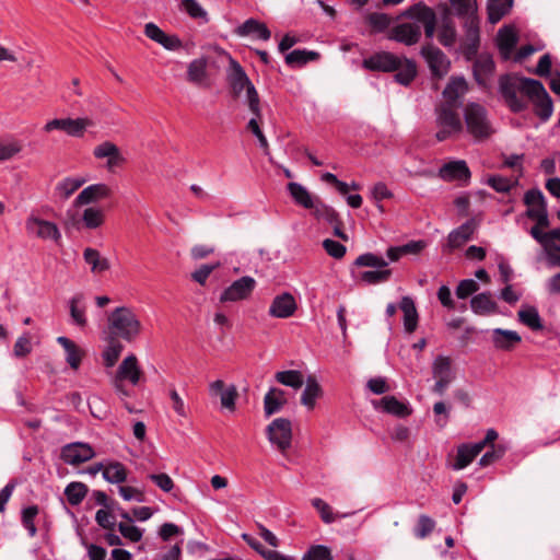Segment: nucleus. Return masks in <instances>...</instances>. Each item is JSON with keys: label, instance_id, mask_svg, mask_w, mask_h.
Returning a JSON list of instances; mask_svg holds the SVG:
<instances>
[{"label": "nucleus", "instance_id": "4468645a", "mask_svg": "<svg viewBox=\"0 0 560 560\" xmlns=\"http://www.w3.org/2000/svg\"><path fill=\"white\" fill-rule=\"evenodd\" d=\"M208 389L210 396L220 397L222 408L235 411L238 393L234 384L225 385L222 380H217L209 384Z\"/></svg>", "mask_w": 560, "mask_h": 560}, {"label": "nucleus", "instance_id": "bb28decb", "mask_svg": "<svg viewBox=\"0 0 560 560\" xmlns=\"http://www.w3.org/2000/svg\"><path fill=\"white\" fill-rule=\"evenodd\" d=\"M57 342L65 350V359L68 365L73 371H78L81 365L82 359L85 355L84 350L81 347H79L73 340L65 336L58 337Z\"/></svg>", "mask_w": 560, "mask_h": 560}, {"label": "nucleus", "instance_id": "f257e3e1", "mask_svg": "<svg viewBox=\"0 0 560 560\" xmlns=\"http://www.w3.org/2000/svg\"><path fill=\"white\" fill-rule=\"evenodd\" d=\"M502 97L514 113H521L528 108L530 102L534 113L541 121H547L553 113L552 100L544 84L535 79L516 74L502 75L499 80Z\"/></svg>", "mask_w": 560, "mask_h": 560}, {"label": "nucleus", "instance_id": "e433bc0d", "mask_svg": "<svg viewBox=\"0 0 560 560\" xmlns=\"http://www.w3.org/2000/svg\"><path fill=\"white\" fill-rule=\"evenodd\" d=\"M494 61L488 55H480L474 63V75L480 85H486L494 71Z\"/></svg>", "mask_w": 560, "mask_h": 560}, {"label": "nucleus", "instance_id": "20e7f679", "mask_svg": "<svg viewBox=\"0 0 560 560\" xmlns=\"http://www.w3.org/2000/svg\"><path fill=\"white\" fill-rule=\"evenodd\" d=\"M112 332L126 341L135 340L141 331V323L133 311L126 306L116 307L108 317Z\"/></svg>", "mask_w": 560, "mask_h": 560}, {"label": "nucleus", "instance_id": "c756f323", "mask_svg": "<svg viewBox=\"0 0 560 560\" xmlns=\"http://www.w3.org/2000/svg\"><path fill=\"white\" fill-rule=\"evenodd\" d=\"M470 308L476 315L488 316L498 313V304L490 292L476 294L470 300Z\"/></svg>", "mask_w": 560, "mask_h": 560}, {"label": "nucleus", "instance_id": "423d86ee", "mask_svg": "<svg viewBox=\"0 0 560 560\" xmlns=\"http://www.w3.org/2000/svg\"><path fill=\"white\" fill-rule=\"evenodd\" d=\"M257 287V281L250 276L234 280L220 294L221 303H236L248 300Z\"/></svg>", "mask_w": 560, "mask_h": 560}, {"label": "nucleus", "instance_id": "9b49d317", "mask_svg": "<svg viewBox=\"0 0 560 560\" xmlns=\"http://www.w3.org/2000/svg\"><path fill=\"white\" fill-rule=\"evenodd\" d=\"M529 234L542 247L549 267H560V245L557 237L550 235V231L542 232L538 226H533Z\"/></svg>", "mask_w": 560, "mask_h": 560}, {"label": "nucleus", "instance_id": "393cba45", "mask_svg": "<svg viewBox=\"0 0 560 560\" xmlns=\"http://www.w3.org/2000/svg\"><path fill=\"white\" fill-rule=\"evenodd\" d=\"M71 324L83 329L88 325L86 302L83 293L72 295L68 301Z\"/></svg>", "mask_w": 560, "mask_h": 560}, {"label": "nucleus", "instance_id": "052dcab7", "mask_svg": "<svg viewBox=\"0 0 560 560\" xmlns=\"http://www.w3.org/2000/svg\"><path fill=\"white\" fill-rule=\"evenodd\" d=\"M354 265L358 267H374V268H385L388 265V261L383 257L377 256L373 253H365L360 255L355 260Z\"/></svg>", "mask_w": 560, "mask_h": 560}, {"label": "nucleus", "instance_id": "aec40b11", "mask_svg": "<svg viewBox=\"0 0 560 560\" xmlns=\"http://www.w3.org/2000/svg\"><path fill=\"white\" fill-rule=\"evenodd\" d=\"M298 308L294 296L289 292H283L273 298L268 314L273 318H289Z\"/></svg>", "mask_w": 560, "mask_h": 560}, {"label": "nucleus", "instance_id": "a18cd8bd", "mask_svg": "<svg viewBox=\"0 0 560 560\" xmlns=\"http://www.w3.org/2000/svg\"><path fill=\"white\" fill-rule=\"evenodd\" d=\"M103 478L109 483H122L127 480V469L120 462H108Z\"/></svg>", "mask_w": 560, "mask_h": 560}, {"label": "nucleus", "instance_id": "3c124183", "mask_svg": "<svg viewBox=\"0 0 560 560\" xmlns=\"http://www.w3.org/2000/svg\"><path fill=\"white\" fill-rule=\"evenodd\" d=\"M319 54L306 49H295L285 56V62L289 66H304L310 61L316 60Z\"/></svg>", "mask_w": 560, "mask_h": 560}, {"label": "nucleus", "instance_id": "a211bd4d", "mask_svg": "<svg viewBox=\"0 0 560 560\" xmlns=\"http://www.w3.org/2000/svg\"><path fill=\"white\" fill-rule=\"evenodd\" d=\"M421 54L433 75L442 78L448 72L451 62L441 49L433 46H424L421 49Z\"/></svg>", "mask_w": 560, "mask_h": 560}, {"label": "nucleus", "instance_id": "f03ea898", "mask_svg": "<svg viewBox=\"0 0 560 560\" xmlns=\"http://www.w3.org/2000/svg\"><path fill=\"white\" fill-rule=\"evenodd\" d=\"M398 19H407L393 26L387 38L405 46L418 44L422 36V28L425 37L432 39L435 34L436 14L432 8L420 1L405 9Z\"/></svg>", "mask_w": 560, "mask_h": 560}, {"label": "nucleus", "instance_id": "5fc2aeb1", "mask_svg": "<svg viewBox=\"0 0 560 560\" xmlns=\"http://www.w3.org/2000/svg\"><path fill=\"white\" fill-rule=\"evenodd\" d=\"M231 85L235 93H241L243 90L247 92L249 86L253 85L242 67L236 62H234Z\"/></svg>", "mask_w": 560, "mask_h": 560}, {"label": "nucleus", "instance_id": "ddd939ff", "mask_svg": "<svg viewBox=\"0 0 560 560\" xmlns=\"http://www.w3.org/2000/svg\"><path fill=\"white\" fill-rule=\"evenodd\" d=\"M95 456V452L92 446L88 443L73 442L65 445L61 448V459L72 466L80 465L92 459Z\"/></svg>", "mask_w": 560, "mask_h": 560}, {"label": "nucleus", "instance_id": "4d7b16f0", "mask_svg": "<svg viewBox=\"0 0 560 560\" xmlns=\"http://www.w3.org/2000/svg\"><path fill=\"white\" fill-rule=\"evenodd\" d=\"M392 276V270L385 268H380L378 270H369L363 271L360 275V279L368 284H377L383 283L389 280Z\"/></svg>", "mask_w": 560, "mask_h": 560}, {"label": "nucleus", "instance_id": "6e6552de", "mask_svg": "<svg viewBox=\"0 0 560 560\" xmlns=\"http://www.w3.org/2000/svg\"><path fill=\"white\" fill-rule=\"evenodd\" d=\"M25 229L28 235L43 241H54L57 243L61 240V233L56 223L33 214L27 217Z\"/></svg>", "mask_w": 560, "mask_h": 560}, {"label": "nucleus", "instance_id": "864d4df0", "mask_svg": "<svg viewBox=\"0 0 560 560\" xmlns=\"http://www.w3.org/2000/svg\"><path fill=\"white\" fill-rule=\"evenodd\" d=\"M124 346L116 339H112L102 353L104 365L113 368L118 361Z\"/></svg>", "mask_w": 560, "mask_h": 560}, {"label": "nucleus", "instance_id": "473e14b6", "mask_svg": "<svg viewBox=\"0 0 560 560\" xmlns=\"http://www.w3.org/2000/svg\"><path fill=\"white\" fill-rule=\"evenodd\" d=\"M399 308L404 313V328L406 332H413L418 326V311L410 296H402Z\"/></svg>", "mask_w": 560, "mask_h": 560}, {"label": "nucleus", "instance_id": "2f4dec72", "mask_svg": "<svg viewBox=\"0 0 560 560\" xmlns=\"http://www.w3.org/2000/svg\"><path fill=\"white\" fill-rule=\"evenodd\" d=\"M476 230L475 220H468L448 234V246L458 248L469 241Z\"/></svg>", "mask_w": 560, "mask_h": 560}, {"label": "nucleus", "instance_id": "412c9836", "mask_svg": "<svg viewBox=\"0 0 560 560\" xmlns=\"http://www.w3.org/2000/svg\"><path fill=\"white\" fill-rule=\"evenodd\" d=\"M113 190L105 183L93 184L85 187L74 199V206H84L112 197Z\"/></svg>", "mask_w": 560, "mask_h": 560}, {"label": "nucleus", "instance_id": "69168bd1", "mask_svg": "<svg viewBox=\"0 0 560 560\" xmlns=\"http://www.w3.org/2000/svg\"><path fill=\"white\" fill-rule=\"evenodd\" d=\"M37 514L38 508L36 505L27 506L22 511V524L26 528L31 537H34L37 532L34 523Z\"/></svg>", "mask_w": 560, "mask_h": 560}, {"label": "nucleus", "instance_id": "7ed1b4c3", "mask_svg": "<svg viewBox=\"0 0 560 560\" xmlns=\"http://www.w3.org/2000/svg\"><path fill=\"white\" fill-rule=\"evenodd\" d=\"M464 119L467 133L477 141L488 139L495 132L488 110L478 103H468L464 107Z\"/></svg>", "mask_w": 560, "mask_h": 560}, {"label": "nucleus", "instance_id": "774afa93", "mask_svg": "<svg viewBox=\"0 0 560 560\" xmlns=\"http://www.w3.org/2000/svg\"><path fill=\"white\" fill-rule=\"evenodd\" d=\"M302 560H332V557L327 547L316 545L310 548V550L303 556Z\"/></svg>", "mask_w": 560, "mask_h": 560}, {"label": "nucleus", "instance_id": "c9c22d12", "mask_svg": "<svg viewBox=\"0 0 560 560\" xmlns=\"http://www.w3.org/2000/svg\"><path fill=\"white\" fill-rule=\"evenodd\" d=\"M83 259L90 266V270L94 275H100L110 268L109 260L103 257L101 253L92 247H86L83 250Z\"/></svg>", "mask_w": 560, "mask_h": 560}, {"label": "nucleus", "instance_id": "13d9d810", "mask_svg": "<svg viewBox=\"0 0 560 560\" xmlns=\"http://www.w3.org/2000/svg\"><path fill=\"white\" fill-rule=\"evenodd\" d=\"M314 215L317 219H324L330 224L338 223V213L329 206L317 200L315 207L312 208Z\"/></svg>", "mask_w": 560, "mask_h": 560}, {"label": "nucleus", "instance_id": "b1692460", "mask_svg": "<svg viewBox=\"0 0 560 560\" xmlns=\"http://www.w3.org/2000/svg\"><path fill=\"white\" fill-rule=\"evenodd\" d=\"M372 405L377 410L399 418L408 417L412 411L408 402L400 401L395 396H384L378 400H373Z\"/></svg>", "mask_w": 560, "mask_h": 560}, {"label": "nucleus", "instance_id": "cd10ccee", "mask_svg": "<svg viewBox=\"0 0 560 560\" xmlns=\"http://www.w3.org/2000/svg\"><path fill=\"white\" fill-rule=\"evenodd\" d=\"M482 452V446L476 443H464L458 445L455 462L452 464L454 470L466 468Z\"/></svg>", "mask_w": 560, "mask_h": 560}, {"label": "nucleus", "instance_id": "0eeeda50", "mask_svg": "<svg viewBox=\"0 0 560 560\" xmlns=\"http://www.w3.org/2000/svg\"><path fill=\"white\" fill-rule=\"evenodd\" d=\"M524 201L527 206L526 215L536 221L540 230L549 226L547 205L542 192L539 189H530L525 194Z\"/></svg>", "mask_w": 560, "mask_h": 560}, {"label": "nucleus", "instance_id": "338daca9", "mask_svg": "<svg viewBox=\"0 0 560 560\" xmlns=\"http://www.w3.org/2000/svg\"><path fill=\"white\" fill-rule=\"evenodd\" d=\"M506 452V448L502 445H492L490 451H487L479 459L480 467H487L497 460L501 459Z\"/></svg>", "mask_w": 560, "mask_h": 560}, {"label": "nucleus", "instance_id": "603ef678", "mask_svg": "<svg viewBox=\"0 0 560 560\" xmlns=\"http://www.w3.org/2000/svg\"><path fill=\"white\" fill-rule=\"evenodd\" d=\"M396 71L395 80L402 85H408L417 74L416 63L412 60L402 58V65Z\"/></svg>", "mask_w": 560, "mask_h": 560}, {"label": "nucleus", "instance_id": "37998d69", "mask_svg": "<svg viewBox=\"0 0 560 560\" xmlns=\"http://www.w3.org/2000/svg\"><path fill=\"white\" fill-rule=\"evenodd\" d=\"M312 505L314 509H316L320 515L322 521L326 524H331L338 518L349 517L354 514V512L343 514L335 513L331 506L320 498H314L312 500Z\"/></svg>", "mask_w": 560, "mask_h": 560}, {"label": "nucleus", "instance_id": "1a4fd4ad", "mask_svg": "<svg viewBox=\"0 0 560 560\" xmlns=\"http://www.w3.org/2000/svg\"><path fill=\"white\" fill-rule=\"evenodd\" d=\"M269 442L275 445L281 453H284L292 441L291 421L285 418L275 419L267 428Z\"/></svg>", "mask_w": 560, "mask_h": 560}, {"label": "nucleus", "instance_id": "39448f33", "mask_svg": "<svg viewBox=\"0 0 560 560\" xmlns=\"http://www.w3.org/2000/svg\"><path fill=\"white\" fill-rule=\"evenodd\" d=\"M458 108L459 106L442 103L436 107V126L439 130L435 136L439 141H444L463 132L464 126L457 113Z\"/></svg>", "mask_w": 560, "mask_h": 560}, {"label": "nucleus", "instance_id": "a878e982", "mask_svg": "<svg viewBox=\"0 0 560 560\" xmlns=\"http://www.w3.org/2000/svg\"><path fill=\"white\" fill-rule=\"evenodd\" d=\"M467 90V82L464 78H452L443 91L444 102L442 104H452L453 106L460 107V98L466 94Z\"/></svg>", "mask_w": 560, "mask_h": 560}, {"label": "nucleus", "instance_id": "dca6fc26", "mask_svg": "<svg viewBox=\"0 0 560 560\" xmlns=\"http://www.w3.org/2000/svg\"><path fill=\"white\" fill-rule=\"evenodd\" d=\"M435 31L438 32V40L442 46L446 48L455 46L457 42V31L450 9L446 8L444 10L439 23L436 22Z\"/></svg>", "mask_w": 560, "mask_h": 560}, {"label": "nucleus", "instance_id": "49530a36", "mask_svg": "<svg viewBox=\"0 0 560 560\" xmlns=\"http://www.w3.org/2000/svg\"><path fill=\"white\" fill-rule=\"evenodd\" d=\"M456 16L465 21L470 18H478L477 0H448Z\"/></svg>", "mask_w": 560, "mask_h": 560}, {"label": "nucleus", "instance_id": "2eb2a0df", "mask_svg": "<svg viewBox=\"0 0 560 560\" xmlns=\"http://www.w3.org/2000/svg\"><path fill=\"white\" fill-rule=\"evenodd\" d=\"M93 155L97 160L106 159V168L112 172L126 163V158L120 149L110 141H104L93 149Z\"/></svg>", "mask_w": 560, "mask_h": 560}, {"label": "nucleus", "instance_id": "9d476101", "mask_svg": "<svg viewBox=\"0 0 560 560\" xmlns=\"http://www.w3.org/2000/svg\"><path fill=\"white\" fill-rule=\"evenodd\" d=\"M432 374L435 378L433 392L443 395L454 380L451 359L445 355H438L432 363Z\"/></svg>", "mask_w": 560, "mask_h": 560}, {"label": "nucleus", "instance_id": "a19ab883", "mask_svg": "<svg viewBox=\"0 0 560 560\" xmlns=\"http://www.w3.org/2000/svg\"><path fill=\"white\" fill-rule=\"evenodd\" d=\"M236 33L240 36L255 34L259 39L262 40H268L271 36V33L266 24L254 19L246 20L242 25L238 26Z\"/></svg>", "mask_w": 560, "mask_h": 560}, {"label": "nucleus", "instance_id": "7c9ffc66", "mask_svg": "<svg viewBox=\"0 0 560 560\" xmlns=\"http://www.w3.org/2000/svg\"><path fill=\"white\" fill-rule=\"evenodd\" d=\"M83 177H66L57 183L54 189V196L65 201L69 199L81 186L85 184Z\"/></svg>", "mask_w": 560, "mask_h": 560}, {"label": "nucleus", "instance_id": "ea45409f", "mask_svg": "<svg viewBox=\"0 0 560 560\" xmlns=\"http://www.w3.org/2000/svg\"><path fill=\"white\" fill-rule=\"evenodd\" d=\"M513 0H488V21L495 24L501 21L512 9Z\"/></svg>", "mask_w": 560, "mask_h": 560}, {"label": "nucleus", "instance_id": "f3484780", "mask_svg": "<svg viewBox=\"0 0 560 560\" xmlns=\"http://www.w3.org/2000/svg\"><path fill=\"white\" fill-rule=\"evenodd\" d=\"M439 176L446 182L468 184L471 173L464 160H453L441 166Z\"/></svg>", "mask_w": 560, "mask_h": 560}, {"label": "nucleus", "instance_id": "8fccbe9b", "mask_svg": "<svg viewBox=\"0 0 560 560\" xmlns=\"http://www.w3.org/2000/svg\"><path fill=\"white\" fill-rule=\"evenodd\" d=\"M88 493V487L83 482L73 481L70 482L65 489V495L69 504L79 505Z\"/></svg>", "mask_w": 560, "mask_h": 560}, {"label": "nucleus", "instance_id": "f8f14e48", "mask_svg": "<svg viewBox=\"0 0 560 560\" xmlns=\"http://www.w3.org/2000/svg\"><path fill=\"white\" fill-rule=\"evenodd\" d=\"M402 65V58L389 51H380L365 58L362 62L364 69L371 71L394 72Z\"/></svg>", "mask_w": 560, "mask_h": 560}, {"label": "nucleus", "instance_id": "5701e85b", "mask_svg": "<svg viewBox=\"0 0 560 560\" xmlns=\"http://www.w3.org/2000/svg\"><path fill=\"white\" fill-rule=\"evenodd\" d=\"M490 334L491 342L497 350L512 351L522 342L521 335L515 330L494 328Z\"/></svg>", "mask_w": 560, "mask_h": 560}, {"label": "nucleus", "instance_id": "c85d7f7f", "mask_svg": "<svg viewBox=\"0 0 560 560\" xmlns=\"http://www.w3.org/2000/svg\"><path fill=\"white\" fill-rule=\"evenodd\" d=\"M518 40L517 32L513 26L501 27L497 35V45L504 58H509Z\"/></svg>", "mask_w": 560, "mask_h": 560}, {"label": "nucleus", "instance_id": "de8ad7c7", "mask_svg": "<svg viewBox=\"0 0 560 560\" xmlns=\"http://www.w3.org/2000/svg\"><path fill=\"white\" fill-rule=\"evenodd\" d=\"M94 122L88 117L67 118L65 132L70 137L81 138L88 128L92 127Z\"/></svg>", "mask_w": 560, "mask_h": 560}, {"label": "nucleus", "instance_id": "f704fd0d", "mask_svg": "<svg viewBox=\"0 0 560 560\" xmlns=\"http://www.w3.org/2000/svg\"><path fill=\"white\" fill-rule=\"evenodd\" d=\"M304 383L305 387L301 395V404L308 410H313L316 400L323 395V389L314 376H308Z\"/></svg>", "mask_w": 560, "mask_h": 560}, {"label": "nucleus", "instance_id": "e2e57ef3", "mask_svg": "<svg viewBox=\"0 0 560 560\" xmlns=\"http://www.w3.org/2000/svg\"><path fill=\"white\" fill-rule=\"evenodd\" d=\"M32 338L28 332H24L13 346V355L19 359L25 358L32 352Z\"/></svg>", "mask_w": 560, "mask_h": 560}, {"label": "nucleus", "instance_id": "4be33fe9", "mask_svg": "<svg viewBox=\"0 0 560 560\" xmlns=\"http://www.w3.org/2000/svg\"><path fill=\"white\" fill-rule=\"evenodd\" d=\"M115 377L118 381H128L133 386L139 384L142 377V370L135 354H129L121 361Z\"/></svg>", "mask_w": 560, "mask_h": 560}, {"label": "nucleus", "instance_id": "bf43d9fd", "mask_svg": "<svg viewBox=\"0 0 560 560\" xmlns=\"http://www.w3.org/2000/svg\"><path fill=\"white\" fill-rule=\"evenodd\" d=\"M487 184L498 192H508L517 184V178L493 175L488 177Z\"/></svg>", "mask_w": 560, "mask_h": 560}, {"label": "nucleus", "instance_id": "c03bdc74", "mask_svg": "<svg viewBox=\"0 0 560 560\" xmlns=\"http://www.w3.org/2000/svg\"><path fill=\"white\" fill-rule=\"evenodd\" d=\"M275 380L279 384L291 387L295 390L300 389L305 382L304 375L298 370L279 371L275 374Z\"/></svg>", "mask_w": 560, "mask_h": 560}, {"label": "nucleus", "instance_id": "79ce46f5", "mask_svg": "<svg viewBox=\"0 0 560 560\" xmlns=\"http://www.w3.org/2000/svg\"><path fill=\"white\" fill-rule=\"evenodd\" d=\"M83 228L96 230L105 222V212L98 207H88L83 210L81 220Z\"/></svg>", "mask_w": 560, "mask_h": 560}, {"label": "nucleus", "instance_id": "0e129e2a", "mask_svg": "<svg viewBox=\"0 0 560 560\" xmlns=\"http://www.w3.org/2000/svg\"><path fill=\"white\" fill-rule=\"evenodd\" d=\"M435 527V522L428 515H420L413 529L417 538L423 539L429 536Z\"/></svg>", "mask_w": 560, "mask_h": 560}, {"label": "nucleus", "instance_id": "680f3d73", "mask_svg": "<svg viewBox=\"0 0 560 560\" xmlns=\"http://www.w3.org/2000/svg\"><path fill=\"white\" fill-rule=\"evenodd\" d=\"M369 25L374 32L381 33L387 30L390 25L392 19L386 13L373 12L366 18Z\"/></svg>", "mask_w": 560, "mask_h": 560}, {"label": "nucleus", "instance_id": "6ab92c4d", "mask_svg": "<svg viewBox=\"0 0 560 560\" xmlns=\"http://www.w3.org/2000/svg\"><path fill=\"white\" fill-rule=\"evenodd\" d=\"M465 36L460 44L467 58L475 56L479 48L480 43V28L479 18H470L464 21L463 24Z\"/></svg>", "mask_w": 560, "mask_h": 560}, {"label": "nucleus", "instance_id": "6e6d98bb", "mask_svg": "<svg viewBox=\"0 0 560 560\" xmlns=\"http://www.w3.org/2000/svg\"><path fill=\"white\" fill-rule=\"evenodd\" d=\"M182 8L191 19L208 23V13L197 0H182Z\"/></svg>", "mask_w": 560, "mask_h": 560}, {"label": "nucleus", "instance_id": "09e8293b", "mask_svg": "<svg viewBox=\"0 0 560 560\" xmlns=\"http://www.w3.org/2000/svg\"><path fill=\"white\" fill-rule=\"evenodd\" d=\"M518 320L525 326L529 327L533 330H539L542 328V323L539 316V313L534 306H524L518 313Z\"/></svg>", "mask_w": 560, "mask_h": 560}, {"label": "nucleus", "instance_id": "72a5a7b5", "mask_svg": "<svg viewBox=\"0 0 560 560\" xmlns=\"http://www.w3.org/2000/svg\"><path fill=\"white\" fill-rule=\"evenodd\" d=\"M207 66L208 62L206 58H198L190 61L187 67V81L198 86L206 85L208 79Z\"/></svg>", "mask_w": 560, "mask_h": 560}, {"label": "nucleus", "instance_id": "4c0bfd02", "mask_svg": "<svg viewBox=\"0 0 560 560\" xmlns=\"http://www.w3.org/2000/svg\"><path fill=\"white\" fill-rule=\"evenodd\" d=\"M288 191L295 201V203L305 209H312L313 207H315V203L318 200L317 198L313 197L311 192L299 183H289Z\"/></svg>", "mask_w": 560, "mask_h": 560}, {"label": "nucleus", "instance_id": "58836bf2", "mask_svg": "<svg viewBox=\"0 0 560 560\" xmlns=\"http://www.w3.org/2000/svg\"><path fill=\"white\" fill-rule=\"evenodd\" d=\"M287 399L284 397V392L277 387H271L264 398V409L266 416H271L281 410V408L285 405Z\"/></svg>", "mask_w": 560, "mask_h": 560}]
</instances>
